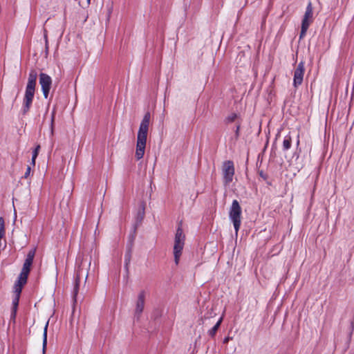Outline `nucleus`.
Listing matches in <instances>:
<instances>
[{
  "mask_svg": "<svg viewBox=\"0 0 354 354\" xmlns=\"http://www.w3.org/2000/svg\"><path fill=\"white\" fill-rule=\"evenodd\" d=\"M149 122L150 114L147 113L140 122L137 135L135 157L138 160L142 159L145 155Z\"/></svg>",
  "mask_w": 354,
  "mask_h": 354,
  "instance_id": "1",
  "label": "nucleus"
},
{
  "mask_svg": "<svg viewBox=\"0 0 354 354\" xmlns=\"http://www.w3.org/2000/svg\"><path fill=\"white\" fill-rule=\"evenodd\" d=\"M37 73L35 70H31L28 75V82L26 86L25 93L23 98L21 112L26 114L32 105L37 84Z\"/></svg>",
  "mask_w": 354,
  "mask_h": 354,
  "instance_id": "2",
  "label": "nucleus"
},
{
  "mask_svg": "<svg viewBox=\"0 0 354 354\" xmlns=\"http://www.w3.org/2000/svg\"><path fill=\"white\" fill-rule=\"evenodd\" d=\"M185 235L180 226L176 230L174 238V256L176 265H178L185 245Z\"/></svg>",
  "mask_w": 354,
  "mask_h": 354,
  "instance_id": "3",
  "label": "nucleus"
},
{
  "mask_svg": "<svg viewBox=\"0 0 354 354\" xmlns=\"http://www.w3.org/2000/svg\"><path fill=\"white\" fill-rule=\"evenodd\" d=\"M35 255V250H30L26 257V259L24 263L21 271L19 275L18 280L16 283L25 285L27 282L28 276L30 271V268L33 262V259Z\"/></svg>",
  "mask_w": 354,
  "mask_h": 354,
  "instance_id": "4",
  "label": "nucleus"
},
{
  "mask_svg": "<svg viewBox=\"0 0 354 354\" xmlns=\"http://www.w3.org/2000/svg\"><path fill=\"white\" fill-rule=\"evenodd\" d=\"M241 207L236 200L232 201L229 212V217L233 223L236 234L238 233L241 223Z\"/></svg>",
  "mask_w": 354,
  "mask_h": 354,
  "instance_id": "5",
  "label": "nucleus"
},
{
  "mask_svg": "<svg viewBox=\"0 0 354 354\" xmlns=\"http://www.w3.org/2000/svg\"><path fill=\"white\" fill-rule=\"evenodd\" d=\"M313 10L312 3L310 2L306 9L305 14L301 22V29L300 32V39L303 38L308 30V27L313 22Z\"/></svg>",
  "mask_w": 354,
  "mask_h": 354,
  "instance_id": "6",
  "label": "nucleus"
},
{
  "mask_svg": "<svg viewBox=\"0 0 354 354\" xmlns=\"http://www.w3.org/2000/svg\"><path fill=\"white\" fill-rule=\"evenodd\" d=\"M222 174L223 183L225 185L232 182L234 176V166L232 161L227 160L223 163Z\"/></svg>",
  "mask_w": 354,
  "mask_h": 354,
  "instance_id": "7",
  "label": "nucleus"
},
{
  "mask_svg": "<svg viewBox=\"0 0 354 354\" xmlns=\"http://www.w3.org/2000/svg\"><path fill=\"white\" fill-rule=\"evenodd\" d=\"M39 82L41 86V91L45 99L48 97L50 91L52 87V78L46 73H41L39 74Z\"/></svg>",
  "mask_w": 354,
  "mask_h": 354,
  "instance_id": "8",
  "label": "nucleus"
},
{
  "mask_svg": "<svg viewBox=\"0 0 354 354\" xmlns=\"http://www.w3.org/2000/svg\"><path fill=\"white\" fill-rule=\"evenodd\" d=\"M305 72L304 62H300L294 71L293 86L297 88L300 86L304 80Z\"/></svg>",
  "mask_w": 354,
  "mask_h": 354,
  "instance_id": "9",
  "label": "nucleus"
},
{
  "mask_svg": "<svg viewBox=\"0 0 354 354\" xmlns=\"http://www.w3.org/2000/svg\"><path fill=\"white\" fill-rule=\"evenodd\" d=\"M24 285L15 283L14 286V297L12 299V314L11 317L15 319L16 316V313L17 310V307L19 305L20 295L21 292L22 287Z\"/></svg>",
  "mask_w": 354,
  "mask_h": 354,
  "instance_id": "10",
  "label": "nucleus"
},
{
  "mask_svg": "<svg viewBox=\"0 0 354 354\" xmlns=\"http://www.w3.org/2000/svg\"><path fill=\"white\" fill-rule=\"evenodd\" d=\"M146 298V292L145 290L140 291L137 297V299L136 301V307H135V316L138 318L140 316L144 310L145 303Z\"/></svg>",
  "mask_w": 354,
  "mask_h": 354,
  "instance_id": "11",
  "label": "nucleus"
},
{
  "mask_svg": "<svg viewBox=\"0 0 354 354\" xmlns=\"http://www.w3.org/2000/svg\"><path fill=\"white\" fill-rule=\"evenodd\" d=\"M222 321H223V316L219 318V319L218 320V322L216 323V324L212 327V328H211L209 331H208V335L211 337H214V335H216L218 328L220 327L221 326V324L222 323Z\"/></svg>",
  "mask_w": 354,
  "mask_h": 354,
  "instance_id": "12",
  "label": "nucleus"
},
{
  "mask_svg": "<svg viewBox=\"0 0 354 354\" xmlns=\"http://www.w3.org/2000/svg\"><path fill=\"white\" fill-rule=\"evenodd\" d=\"M291 147V137L287 136L285 137L283 142V148L284 150H288Z\"/></svg>",
  "mask_w": 354,
  "mask_h": 354,
  "instance_id": "13",
  "label": "nucleus"
},
{
  "mask_svg": "<svg viewBox=\"0 0 354 354\" xmlns=\"http://www.w3.org/2000/svg\"><path fill=\"white\" fill-rule=\"evenodd\" d=\"M48 322L45 325L43 333V351H44L47 345V330H48Z\"/></svg>",
  "mask_w": 354,
  "mask_h": 354,
  "instance_id": "14",
  "label": "nucleus"
},
{
  "mask_svg": "<svg viewBox=\"0 0 354 354\" xmlns=\"http://www.w3.org/2000/svg\"><path fill=\"white\" fill-rule=\"evenodd\" d=\"M79 286H80V276L77 274L76 279H75V287H74V290H73L74 297H75L78 292Z\"/></svg>",
  "mask_w": 354,
  "mask_h": 354,
  "instance_id": "15",
  "label": "nucleus"
},
{
  "mask_svg": "<svg viewBox=\"0 0 354 354\" xmlns=\"http://www.w3.org/2000/svg\"><path fill=\"white\" fill-rule=\"evenodd\" d=\"M236 118L237 115L235 113H232L226 118V120L227 122H232L236 120Z\"/></svg>",
  "mask_w": 354,
  "mask_h": 354,
  "instance_id": "16",
  "label": "nucleus"
},
{
  "mask_svg": "<svg viewBox=\"0 0 354 354\" xmlns=\"http://www.w3.org/2000/svg\"><path fill=\"white\" fill-rule=\"evenodd\" d=\"M38 154L39 153L37 151H33L32 156V159H31V163H30V165L32 167H35V160H36V158H37Z\"/></svg>",
  "mask_w": 354,
  "mask_h": 354,
  "instance_id": "17",
  "label": "nucleus"
},
{
  "mask_svg": "<svg viewBox=\"0 0 354 354\" xmlns=\"http://www.w3.org/2000/svg\"><path fill=\"white\" fill-rule=\"evenodd\" d=\"M30 171H31V166L30 165H28L26 168V171L24 174V178H27L30 174Z\"/></svg>",
  "mask_w": 354,
  "mask_h": 354,
  "instance_id": "18",
  "label": "nucleus"
},
{
  "mask_svg": "<svg viewBox=\"0 0 354 354\" xmlns=\"http://www.w3.org/2000/svg\"><path fill=\"white\" fill-rule=\"evenodd\" d=\"M4 234H5L4 226L3 225H1V226L0 227V240L2 239V238L4 236Z\"/></svg>",
  "mask_w": 354,
  "mask_h": 354,
  "instance_id": "19",
  "label": "nucleus"
},
{
  "mask_svg": "<svg viewBox=\"0 0 354 354\" xmlns=\"http://www.w3.org/2000/svg\"><path fill=\"white\" fill-rule=\"evenodd\" d=\"M230 339H231V338H230V337H225V338H224V339H223V343H224V344H227V343L230 341Z\"/></svg>",
  "mask_w": 354,
  "mask_h": 354,
  "instance_id": "20",
  "label": "nucleus"
},
{
  "mask_svg": "<svg viewBox=\"0 0 354 354\" xmlns=\"http://www.w3.org/2000/svg\"><path fill=\"white\" fill-rule=\"evenodd\" d=\"M39 149H40V146L39 145H37L35 149H34L35 151H37L38 153L39 152Z\"/></svg>",
  "mask_w": 354,
  "mask_h": 354,
  "instance_id": "21",
  "label": "nucleus"
},
{
  "mask_svg": "<svg viewBox=\"0 0 354 354\" xmlns=\"http://www.w3.org/2000/svg\"><path fill=\"white\" fill-rule=\"evenodd\" d=\"M239 126H237L236 129V137L239 136Z\"/></svg>",
  "mask_w": 354,
  "mask_h": 354,
  "instance_id": "22",
  "label": "nucleus"
},
{
  "mask_svg": "<svg viewBox=\"0 0 354 354\" xmlns=\"http://www.w3.org/2000/svg\"><path fill=\"white\" fill-rule=\"evenodd\" d=\"M1 225H3V221L2 218H0V227L1 226Z\"/></svg>",
  "mask_w": 354,
  "mask_h": 354,
  "instance_id": "23",
  "label": "nucleus"
},
{
  "mask_svg": "<svg viewBox=\"0 0 354 354\" xmlns=\"http://www.w3.org/2000/svg\"><path fill=\"white\" fill-rule=\"evenodd\" d=\"M91 3V0H86V4L88 6Z\"/></svg>",
  "mask_w": 354,
  "mask_h": 354,
  "instance_id": "24",
  "label": "nucleus"
},
{
  "mask_svg": "<svg viewBox=\"0 0 354 354\" xmlns=\"http://www.w3.org/2000/svg\"><path fill=\"white\" fill-rule=\"evenodd\" d=\"M46 41H47V35H45Z\"/></svg>",
  "mask_w": 354,
  "mask_h": 354,
  "instance_id": "25",
  "label": "nucleus"
}]
</instances>
